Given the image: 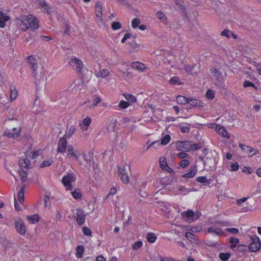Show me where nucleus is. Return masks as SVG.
Returning <instances> with one entry per match:
<instances>
[{
    "label": "nucleus",
    "instance_id": "52",
    "mask_svg": "<svg viewBox=\"0 0 261 261\" xmlns=\"http://www.w3.org/2000/svg\"><path fill=\"white\" fill-rule=\"evenodd\" d=\"M140 22H141V21H140V19L134 18L132 20V26L134 29H136L139 26V24L140 23Z\"/></svg>",
    "mask_w": 261,
    "mask_h": 261
},
{
    "label": "nucleus",
    "instance_id": "49",
    "mask_svg": "<svg viewBox=\"0 0 261 261\" xmlns=\"http://www.w3.org/2000/svg\"><path fill=\"white\" fill-rule=\"evenodd\" d=\"M175 4L182 10H185L184 2L181 0H174Z\"/></svg>",
    "mask_w": 261,
    "mask_h": 261
},
{
    "label": "nucleus",
    "instance_id": "1",
    "mask_svg": "<svg viewBox=\"0 0 261 261\" xmlns=\"http://www.w3.org/2000/svg\"><path fill=\"white\" fill-rule=\"evenodd\" d=\"M33 77L35 79L34 83L38 89L39 87H44L46 81V72L43 69H40L39 73L33 71Z\"/></svg>",
    "mask_w": 261,
    "mask_h": 261
},
{
    "label": "nucleus",
    "instance_id": "30",
    "mask_svg": "<svg viewBox=\"0 0 261 261\" xmlns=\"http://www.w3.org/2000/svg\"><path fill=\"white\" fill-rule=\"evenodd\" d=\"M176 102L180 105H185L188 102V98L182 95H178L176 97Z\"/></svg>",
    "mask_w": 261,
    "mask_h": 261
},
{
    "label": "nucleus",
    "instance_id": "24",
    "mask_svg": "<svg viewBox=\"0 0 261 261\" xmlns=\"http://www.w3.org/2000/svg\"><path fill=\"white\" fill-rule=\"evenodd\" d=\"M95 11L96 17L101 21L102 20V6L100 2H97L95 5Z\"/></svg>",
    "mask_w": 261,
    "mask_h": 261
},
{
    "label": "nucleus",
    "instance_id": "32",
    "mask_svg": "<svg viewBox=\"0 0 261 261\" xmlns=\"http://www.w3.org/2000/svg\"><path fill=\"white\" fill-rule=\"evenodd\" d=\"M178 127L182 133H187L190 131V124H180Z\"/></svg>",
    "mask_w": 261,
    "mask_h": 261
},
{
    "label": "nucleus",
    "instance_id": "8",
    "mask_svg": "<svg viewBox=\"0 0 261 261\" xmlns=\"http://www.w3.org/2000/svg\"><path fill=\"white\" fill-rule=\"evenodd\" d=\"M118 173L122 181L124 184H127L129 182V176L127 173V170L125 167L122 168L118 167Z\"/></svg>",
    "mask_w": 261,
    "mask_h": 261
},
{
    "label": "nucleus",
    "instance_id": "12",
    "mask_svg": "<svg viewBox=\"0 0 261 261\" xmlns=\"http://www.w3.org/2000/svg\"><path fill=\"white\" fill-rule=\"evenodd\" d=\"M239 147L245 153L247 154H251V155L256 154L259 152L258 150L254 149L251 147L244 145L243 144L240 143Z\"/></svg>",
    "mask_w": 261,
    "mask_h": 261
},
{
    "label": "nucleus",
    "instance_id": "40",
    "mask_svg": "<svg viewBox=\"0 0 261 261\" xmlns=\"http://www.w3.org/2000/svg\"><path fill=\"white\" fill-rule=\"evenodd\" d=\"M109 73V71H108V69H103L102 70V71H100L99 72H98L97 74H96V75L98 77H105L107 75H108V74Z\"/></svg>",
    "mask_w": 261,
    "mask_h": 261
},
{
    "label": "nucleus",
    "instance_id": "15",
    "mask_svg": "<svg viewBox=\"0 0 261 261\" xmlns=\"http://www.w3.org/2000/svg\"><path fill=\"white\" fill-rule=\"evenodd\" d=\"M208 233H214L219 236L224 235L225 233L221 228L210 227L207 230Z\"/></svg>",
    "mask_w": 261,
    "mask_h": 261
},
{
    "label": "nucleus",
    "instance_id": "54",
    "mask_svg": "<svg viewBox=\"0 0 261 261\" xmlns=\"http://www.w3.org/2000/svg\"><path fill=\"white\" fill-rule=\"evenodd\" d=\"M161 143L159 142V141H155L151 143L146 148V150H148L150 147H154L156 148L160 145H161Z\"/></svg>",
    "mask_w": 261,
    "mask_h": 261
},
{
    "label": "nucleus",
    "instance_id": "23",
    "mask_svg": "<svg viewBox=\"0 0 261 261\" xmlns=\"http://www.w3.org/2000/svg\"><path fill=\"white\" fill-rule=\"evenodd\" d=\"M9 19V16L6 15L2 11L0 12V27L3 28L5 26V22Z\"/></svg>",
    "mask_w": 261,
    "mask_h": 261
},
{
    "label": "nucleus",
    "instance_id": "10",
    "mask_svg": "<svg viewBox=\"0 0 261 261\" xmlns=\"http://www.w3.org/2000/svg\"><path fill=\"white\" fill-rule=\"evenodd\" d=\"M67 140L65 137L60 139L57 151L59 153H64L67 149Z\"/></svg>",
    "mask_w": 261,
    "mask_h": 261
},
{
    "label": "nucleus",
    "instance_id": "20",
    "mask_svg": "<svg viewBox=\"0 0 261 261\" xmlns=\"http://www.w3.org/2000/svg\"><path fill=\"white\" fill-rule=\"evenodd\" d=\"M131 67L132 68L140 71H143L145 68L144 64L139 62H133L131 64Z\"/></svg>",
    "mask_w": 261,
    "mask_h": 261
},
{
    "label": "nucleus",
    "instance_id": "26",
    "mask_svg": "<svg viewBox=\"0 0 261 261\" xmlns=\"http://www.w3.org/2000/svg\"><path fill=\"white\" fill-rule=\"evenodd\" d=\"M25 188V186L23 185L21 187L20 190L18 192L17 194V197L18 201L20 203L22 204L24 202V190Z\"/></svg>",
    "mask_w": 261,
    "mask_h": 261
},
{
    "label": "nucleus",
    "instance_id": "11",
    "mask_svg": "<svg viewBox=\"0 0 261 261\" xmlns=\"http://www.w3.org/2000/svg\"><path fill=\"white\" fill-rule=\"evenodd\" d=\"M76 178V176L73 173H68L63 177L62 181L64 186H68L71 182L75 181Z\"/></svg>",
    "mask_w": 261,
    "mask_h": 261
},
{
    "label": "nucleus",
    "instance_id": "33",
    "mask_svg": "<svg viewBox=\"0 0 261 261\" xmlns=\"http://www.w3.org/2000/svg\"><path fill=\"white\" fill-rule=\"evenodd\" d=\"M156 15L158 17V18L164 22V24H167V17L163 12L161 11H158L156 12Z\"/></svg>",
    "mask_w": 261,
    "mask_h": 261
},
{
    "label": "nucleus",
    "instance_id": "50",
    "mask_svg": "<svg viewBox=\"0 0 261 261\" xmlns=\"http://www.w3.org/2000/svg\"><path fill=\"white\" fill-rule=\"evenodd\" d=\"M129 105L130 102L128 101L121 100L119 102V106L121 109H124L127 108L129 106Z\"/></svg>",
    "mask_w": 261,
    "mask_h": 261
},
{
    "label": "nucleus",
    "instance_id": "34",
    "mask_svg": "<svg viewBox=\"0 0 261 261\" xmlns=\"http://www.w3.org/2000/svg\"><path fill=\"white\" fill-rule=\"evenodd\" d=\"M146 239L149 243H153L156 240V237L154 233L148 232L147 234Z\"/></svg>",
    "mask_w": 261,
    "mask_h": 261
},
{
    "label": "nucleus",
    "instance_id": "63",
    "mask_svg": "<svg viewBox=\"0 0 261 261\" xmlns=\"http://www.w3.org/2000/svg\"><path fill=\"white\" fill-rule=\"evenodd\" d=\"M190 162L188 160L183 159L181 161L180 163V166L182 168H186L189 164Z\"/></svg>",
    "mask_w": 261,
    "mask_h": 261
},
{
    "label": "nucleus",
    "instance_id": "51",
    "mask_svg": "<svg viewBox=\"0 0 261 261\" xmlns=\"http://www.w3.org/2000/svg\"><path fill=\"white\" fill-rule=\"evenodd\" d=\"M83 233L84 235L87 236H92V231L91 229L87 227H84L82 229Z\"/></svg>",
    "mask_w": 261,
    "mask_h": 261
},
{
    "label": "nucleus",
    "instance_id": "44",
    "mask_svg": "<svg viewBox=\"0 0 261 261\" xmlns=\"http://www.w3.org/2000/svg\"><path fill=\"white\" fill-rule=\"evenodd\" d=\"M91 119L90 117L87 116L86 117L83 121V124L84 125L86 126V128H85V130H86L88 129V126H89L91 123Z\"/></svg>",
    "mask_w": 261,
    "mask_h": 261
},
{
    "label": "nucleus",
    "instance_id": "42",
    "mask_svg": "<svg viewBox=\"0 0 261 261\" xmlns=\"http://www.w3.org/2000/svg\"><path fill=\"white\" fill-rule=\"evenodd\" d=\"M19 175L21 177V180L22 182H24L27 179V172L25 171H24L22 168H21V170L19 171Z\"/></svg>",
    "mask_w": 261,
    "mask_h": 261
},
{
    "label": "nucleus",
    "instance_id": "41",
    "mask_svg": "<svg viewBox=\"0 0 261 261\" xmlns=\"http://www.w3.org/2000/svg\"><path fill=\"white\" fill-rule=\"evenodd\" d=\"M171 137L169 135H166L162 139L161 144L163 145L167 144L170 141Z\"/></svg>",
    "mask_w": 261,
    "mask_h": 261
},
{
    "label": "nucleus",
    "instance_id": "64",
    "mask_svg": "<svg viewBox=\"0 0 261 261\" xmlns=\"http://www.w3.org/2000/svg\"><path fill=\"white\" fill-rule=\"evenodd\" d=\"M185 237L187 239H188L190 241H191V240L194 239L195 236L192 232H186L185 233Z\"/></svg>",
    "mask_w": 261,
    "mask_h": 261
},
{
    "label": "nucleus",
    "instance_id": "53",
    "mask_svg": "<svg viewBox=\"0 0 261 261\" xmlns=\"http://www.w3.org/2000/svg\"><path fill=\"white\" fill-rule=\"evenodd\" d=\"M142 241H137L133 245L132 248L134 250H137L142 246Z\"/></svg>",
    "mask_w": 261,
    "mask_h": 261
},
{
    "label": "nucleus",
    "instance_id": "29",
    "mask_svg": "<svg viewBox=\"0 0 261 261\" xmlns=\"http://www.w3.org/2000/svg\"><path fill=\"white\" fill-rule=\"evenodd\" d=\"M128 44H129V47L128 49V52L129 53L137 51V48L140 46L139 44L134 42H129Z\"/></svg>",
    "mask_w": 261,
    "mask_h": 261
},
{
    "label": "nucleus",
    "instance_id": "7",
    "mask_svg": "<svg viewBox=\"0 0 261 261\" xmlns=\"http://www.w3.org/2000/svg\"><path fill=\"white\" fill-rule=\"evenodd\" d=\"M20 132L19 128L14 127L12 129H6L4 133V136L15 139L20 135Z\"/></svg>",
    "mask_w": 261,
    "mask_h": 261
},
{
    "label": "nucleus",
    "instance_id": "37",
    "mask_svg": "<svg viewBox=\"0 0 261 261\" xmlns=\"http://www.w3.org/2000/svg\"><path fill=\"white\" fill-rule=\"evenodd\" d=\"M229 243L231 244L230 248L233 249L235 248L237 244L239 243V239L231 237L229 239Z\"/></svg>",
    "mask_w": 261,
    "mask_h": 261
},
{
    "label": "nucleus",
    "instance_id": "13",
    "mask_svg": "<svg viewBox=\"0 0 261 261\" xmlns=\"http://www.w3.org/2000/svg\"><path fill=\"white\" fill-rule=\"evenodd\" d=\"M71 65L77 71H81L83 67L82 62L79 59L73 58L70 62Z\"/></svg>",
    "mask_w": 261,
    "mask_h": 261
},
{
    "label": "nucleus",
    "instance_id": "35",
    "mask_svg": "<svg viewBox=\"0 0 261 261\" xmlns=\"http://www.w3.org/2000/svg\"><path fill=\"white\" fill-rule=\"evenodd\" d=\"M76 257L79 258L82 257L84 252V247L83 246H77L76 248Z\"/></svg>",
    "mask_w": 261,
    "mask_h": 261
},
{
    "label": "nucleus",
    "instance_id": "48",
    "mask_svg": "<svg viewBox=\"0 0 261 261\" xmlns=\"http://www.w3.org/2000/svg\"><path fill=\"white\" fill-rule=\"evenodd\" d=\"M44 202L45 207L49 208L50 207V200L48 196L45 195L44 196Z\"/></svg>",
    "mask_w": 261,
    "mask_h": 261
},
{
    "label": "nucleus",
    "instance_id": "59",
    "mask_svg": "<svg viewBox=\"0 0 261 261\" xmlns=\"http://www.w3.org/2000/svg\"><path fill=\"white\" fill-rule=\"evenodd\" d=\"M239 168V165L237 162L233 163L230 166V171H236Z\"/></svg>",
    "mask_w": 261,
    "mask_h": 261
},
{
    "label": "nucleus",
    "instance_id": "43",
    "mask_svg": "<svg viewBox=\"0 0 261 261\" xmlns=\"http://www.w3.org/2000/svg\"><path fill=\"white\" fill-rule=\"evenodd\" d=\"M169 82L172 85H181V83L179 81V78L177 76L172 77L170 79Z\"/></svg>",
    "mask_w": 261,
    "mask_h": 261
},
{
    "label": "nucleus",
    "instance_id": "55",
    "mask_svg": "<svg viewBox=\"0 0 261 261\" xmlns=\"http://www.w3.org/2000/svg\"><path fill=\"white\" fill-rule=\"evenodd\" d=\"M71 194L73 198L76 199L81 198L82 196L80 191H76V190L72 192Z\"/></svg>",
    "mask_w": 261,
    "mask_h": 261
},
{
    "label": "nucleus",
    "instance_id": "3",
    "mask_svg": "<svg viewBox=\"0 0 261 261\" xmlns=\"http://www.w3.org/2000/svg\"><path fill=\"white\" fill-rule=\"evenodd\" d=\"M14 225L18 233L24 236L26 233V227L23 220L20 218L14 219Z\"/></svg>",
    "mask_w": 261,
    "mask_h": 261
},
{
    "label": "nucleus",
    "instance_id": "14",
    "mask_svg": "<svg viewBox=\"0 0 261 261\" xmlns=\"http://www.w3.org/2000/svg\"><path fill=\"white\" fill-rule=\"evenodd\" d=\"M85 217L86 215L84 214L83 210L81 209L77 210L76 221L79 225H81L84 223Z\"/></svg>",
    "mask_w": 261,
    "mask_h": 261
},
{
    "label": "nucleus",
    "instance_id": "45",
    "mask_svg": "<svg viewBox=\"0 0 261 261\" xmlns=\"http://www.w3.org/2000/svg\"><path fill=\"white\" fill-rule=\"evenodd\" d=\"M42 11L44 13H50V7L48 6L47 3L45 2V3H43V5H42L41 7Z\"/></svg>",
    "mask_w": 261,
    "mask_h": 261
},
{
    "label": "nucleus",
    "instance_id": "9",
    "mask_svg": "<svg viewBox=\"0 0 261 261\" xmlns=\"http://www.w3.org/2000/svg\"><path fill=\"white\" fill-rule=\"evenodd\" d=\"M16 22L19 29L23 31H25L28 30L27 23H28V21H27V16H21L18 18Z\"/></svg>",
    "mask_w": 261,
    "mask_h": 261
},
{
    "label": "nucleus",
    "instance_id": "27",
    "mask_svg": "<svg viewBox=\"0 0 261 261\" xmlns=\"http://www.w3.org/2000/svg\"><path fill=\"white\" fill-rule=\"evenodd\" d=\"M40 217L38 214L29 215L27 216V220L30 223L35 224L39 222Z\"/></svg>",
    "mask_w": 261,
    "mask_h": 261
},
{
    "label": "nucleus",
    "instance_id": "57",
    "mask_svg": "<svg viewBox=\"0 0 261 261\" xmlns=\"http://www.w3.org/2000/svg\"><path fill=\"white\" fill-rule=\"evenodd\" d=\"M53 163V161L50 160H46L44 161L40 165L41 168H44L45 167H48L51 165Z\"/></svg>",
    "mask_w": 261,
    "mask_h": 261
},
{
    "label": "nucleus",
    "instance_id": "31",
    "mask_svg": "<svg viewBox=\"0 0 261 261\" xmlns=\"http://www.w3.org/2000/svg\"><path fill=\"white\" fill-rule=\"evenodd\" d=\"M10 99L11 100H15L17 96V91L16 89V88L14 86H10Z\"/></svg>",
    "mask_w": 261,
    "mask_h": 261
},
{
    "label": "nucleus",
    "instance_id": "25",
    "mask_svg": "<svg viewBox=\"0 0 261 261\" xmlns=\"http://www.w3.org/2000/svg\"><path fill=\"white\" fill-rule=\"evenodd\" d=\"M196 180L198 182L203 184L204 186L210 185L212 181L211 179H207L205 176L197 177L196 178Z\"/></svg>",
    "mask_w": 261,
    "mask_h": 261
},
{
    "label": "nucleus",
    "instance_id": "36",
    "mask_svg": "<svg viewBox=\"0 0 261 261\" xmlns=\"http://www.w3.org/2000/svg\"><path fill=\"white\" fill-rule=\"evenodd\" d=\"M230 256V253L229 252H221L219 255V257L222 261H227Z\"/></svg>",
    "mask_w": 261,
    "mask_h": 261
},
{
    "label": "nucleus",
    "instance_id": "19",
    "mask_svg": "<svg viewBox=\"0 0 261 261\" xmlns=\"http://www.w3.org/2000/svg\"><path fill=\"white\" fill-rule=\"evenodd\" d=\"M181 216L183 218H187L190 221H194V213L192 210H188L187 211H184L181 213Z\"/></svg>",
    "mask_w": 261,
    "mask_h": 261
},
{
    "label": "nucleus",
    "instance_id": "62",
    "mask_svg": "<svg viewBox=\"0 0 261 261\" xmlns=\"http://www.w3.org/2000/svg\"><path fill=\"white\" fill-rule=\"evenodd\" d=\"M230 33H232V32H231L229 30L226 29L222 31L221 33V35L223 36H225L227 38H229L230 37Z\"/></svg>",
    "mask_w": 261,
    "mask_h": 261
},
{
    "label": "nucleus",
    "instance_id": "61",
    "mask_svg": "<svg viewBox=\"0 0 261 261\" xmlns=\"http://www.w3.org/2000/svg\"><path fill=\"white\" fill-rule=\"evenodd\" d=\"M206 96L210 99H213L214 98V93L211 89H208L206 93Z\"/></svg>",
    "mask_w": 261,
    "mask_h": 261
},
{
    "label": "nucleus",
    "instance_id": "18",
    "mask_svg": "<svg viewBox=\"0 0 261 261\" xmlns=\"http://www.w3.org/2000/svg\"><path fill=\"white\" fill-rule=\"evenodd\" d=\"M216 130L221 136L228 138H229V136L228 135V132L224 126L220 125H217Z\"/></svg>",
    "mask_w": 261,
    "mask_h": 261
},
{
    "label": "nucleus",
    "instance_id": "58",
    "mask_svg": "<svg viewBox=\"0 0 261 261\" xmlns=\"http://www.w3.org/2000/svg\"><path fill=\"white\" fill-rule=\"evenodd\" d=\"M191 145L192 148V150L193 151L197 150L201 148V145L200 144H193L192 143V142L191 141Z\"/></svg>",
    "mask_w": 261,
    "mask_h": 261
},
{
    "label": "nucleus",
    "instance_id": "60",
    "mask_svg": "<svg viewBox=\"0 0 261 261\" xmlns=\"http://www.w3.org/2000/svg\"><path fill=\"white\" fill-rule=\"evenodd\" d=\"M225 230L227 232H230L233 234H237L239 232L238 229H237L236 228H227L225 229Z\"/></svg>",
    "mask_w": 261,
    "mask_h": 261
},
{
    "label": "nucleus",
    "instance_id": "6",
    "mask_svg": "<svg viewBox=\"0 0 261 261\" xmlns=\"http://www.w3.org/2000/svg\"><path fill=\"white\" fill-rule=\"evenodd\" d=\"M27 21H28V23H27L28 30H34L39 27V21L35 16L32 15H28Z\"/></svg>",
    "mask_w": 261,
    "mask_h": 261
},
{
    "label": "nucleus",
    "instance_id": "28",
    "mask_svg": "<svg viewBox=\"0 0 261 261\" xmlns=\"http://www.w3.org/2000/svg\"><path fill=\"white\" fill-rule=\"evenodd\" d=\"M160 166L164 170H166L169 168V166L167 163L166 158L165 157H161L159 160Z\"/></svg>",
    "mask_w": 261,
    "mask_h": 261
},
{
    "label": "nucleus",
    "instance_id": "16",
    "mask_svg": "<svg viewBox=\"0 0 261 261\" xmlns=\"http://www.w3.org/2000/svg\"><path fill=\"white\" fill-rule=\"evenodd\" d=\"M19 165L21 168H24L26 169H29L30 168L31 161L27 158L21 159L19 161Z\"/></svg>",
    "mask_w": 261,
    "mask_h": 261
},
{
    "label": "nucleus",
    "instance_id": "21",
    "mask_svg": "<svg viewBox=\"0 0 261 261\" xmlns=\"http://www.w3.org/2000/svg\"><path fill=\"white\" fill-rule=\"evenodd\" d=\"M197 169L196 166L191 167L190 169L189 172L187 173H185L182 175V177L184 178H192L193 177L197 172Z\"/></svg>",
    "mask_w": 261,
    "mask_h": 261
},
{
    "label": "nucleus",
    "instance_id": "38",
    "mask_svg": "<svg viewBox=\"0 0 261 261\" xmlns=\"http://www.w3.org/2000/svg\"><path fill=\"white\" fill-rule=\"evenodd\" d=\"M75 131V127L73 125L70 126L68 132L67 134H65L64 137L67 138H70Z\"/></svg>",
    "mask_w": 261,
    "mask_h": 261
},
{
    "label": "nucleus",
    "instance_id": "22",
    "mask_svg": "<svg viewBox=\"0 0 261 261\" xmlns=\"http://www.w3.org/2000/svg\"><path fill=\"white\" fill-rule=\"evenodd\" d=\"M191 106L194 107H202L203 102L197 99L188 98V102Z\"/></svg>",
    "mask_w": 261,
    "mask_h": 261
},
{
    "label": "nucleus",
    "instance_id": "2",
    "mask_svg": "<svg viewBox=\"0 0 261 261\" xmlns=\"http://www.w3.org/2000/svg\"><path fill=\"white\" fill-rule=\"evenodd\" d=\"M251 242L250 243L248 248L250 252H254L258 251L261 247V243L259 239L255 234L251 237Z\"/></svg>",
    "mask_w": 261,
    "mask_h": 261
},
{
    "label": "nucleus",
    "instance_id": "46",
    "mask_svg": "<svg viewBox=\"0 0 261 261\" xmlns=\"http://www.w3.org/2000/svg\"><path fill=\"white\" fill-rule=\"evenodd\" d=\"M243 86H244V88H247V87H252V88H253L255 90L257 89V87L253 83H252L251 82H249L248 81H245L244 82Z\"/></svg>",
    "mask_w": 261,
    "mask_h": 261
},
{
    "label": "nucleus",
    "instance_id": "39",
    "mask_svg": "<svg viewBox=\"0 0 261 261\" xmlns=\"http://www.w3.org/2000/svg\"><path fill=\"white\" fill-rule=\"evenodd\" d=\"M125 98L130 102H134L136 101V98L132 94L125 93L124 94Z\"/></svg>",
    "mask_w": 261,
    "mask_h": 261
},
{
    "label": "nucleus",
    "instance_id": "5",
    "mask_svg": "<svg viewBox=\"0 0 261 261\" xmlns=\"http://www.w3.org/2000/svg\"><path fill=\"white\" fill-rule=\"evenodd\" d=\"M176 148L178 150L189 152L192 148L190 141H178L176 142Z\"/></svg>",
    "mask_w": 261,
    "mask_h": 261
},
{
    "label": "nucleus",
    "instance_id": "56",
    "mask_svg": "<svg viewBox=\"0 0 261 261\" xmlns=\"http://www.w3.org/2000/svg\"><path fill=\"white\" fill-rule=\"evenodd\" d=\"M247 248V246L244 245H239L237 247V250L241 253L245 252Z\"/></svg>",
    "mask_w": 261,
    "mask_h": 261
},
{
    "label": "nucleus",
    "instance_id": "17",
    "mask_svg": "<svg viewBox=\"0 0 261 261\" xmlns=\"http://www.w3.org/2000/svg\"><path fill=\"white\" fill-rule=\"evenodd\" d=\"M28 60L29 65L30 66V68L33 70V71H37L38 65L37 64V61L35 58L31 56L28 57Z\"/></svg>",
    "mask_w": 261,
    "mask_h": 261
},
{
    "label": "nucleus",
    "instance_id": "4",
    "mask_svg": "<svg viewBox=\"0 0 261 261\" xmlns=\"http://www.w3.org/2000/svg\"><path fill=\"white\" fill-rule=\"evenodd\" d=\"M67 157L68 158H72L75 161H79L81 153L80 151L75 149L72 145H69L67 146Z\"/></svg>",
    "mask_w": 261,
    "mask_h": 261
},
{
    "label": "nucleus",
    "instance_id": "47",
    "mask_svg": "<svg viewBox=\"0 0 261 261\" xmlns=\"http://www.w3.org/2000/svg\"><path fill=\"white\" fill-rule=\"evenodd\" d=\"M111 27L113 30H117L121 28L122 25L119 22L114 21L112 23Z\"/></svg>",
    "mask_w": 261,
    "mask_h": 261
}]
</instances>
